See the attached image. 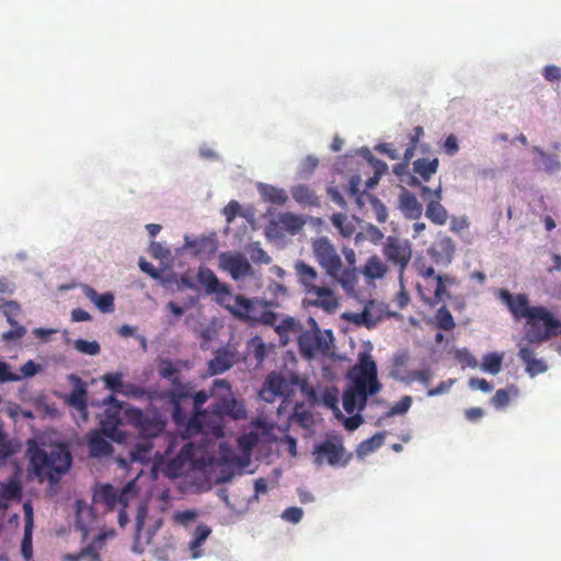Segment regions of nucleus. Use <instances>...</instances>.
Instances as JSON below:
<instances>
[{"label": "nucleus", "instance_id": "obj_1", "mask_svg": "<svg viewBox=\"0 0 561 561\" xmlns=\"http://www.w3.org/2000/svg\"><path fill=\"white\" fill-rule=\"evenodd\" d=\"M352 388L343 393V408L348 414L365 409L368 396L378 393L381 383L378 381L377 365L369 356H363L357 365L350 370Z\"/></svg>", "mask_w": 561, "mask_h": 561}, {"label": "nucleus", "instance_id": "obj_2", "mask_svg": "<svg viewBox=\"0 0 561 561\" xmlns=\"http://www.w3.org/2000/svg\"><path fill=\"white\" fill-rule=\"evenodd\" d=\"M294 272L297 283L306 295L302 300L305 306L316 307L328 313L336 311L340 305L339 298L316 267L298 260L294 264Z\"/></svg>", "mask_w": 561, "mask_h": 561}, {"label": "nucleus", "instance_id": "obj_3", "mask_svg": "<svg viewBox=\"0 0 561 561\" xmlns=\"http://www.w3.org/2000/svg\"><path fill=\"white\" fill-rule=\"evenodd\" d=\"M30 463L39 480L54 483L71 467L72 456L64 444L54 446L49 453L37 446L28 449Z\"/></svg>", "mask_w": 561, "mask_h": 561}, {"label": "nucleus", "instance_id": "obj_4", "mask_svg": "<svg viewBox=\"0 0 561 561\" xmlns=\"http://www.w3.org/2000/svg\"><path fill=\"white\" fill-rule=\"evenodd\" d=\"M497 298L506 305L510 312L516 320L525 319L526 324L534 328L529 332V336L534 340H540L549 336L547 331L540 332L537 330L536 321L543 320L551 329L553 322L549 316V310L543 306H530L528 297L525 294L513 295L507 289L501 288L497 290Z\"/></svg>", "mask_w": 561, "mask_h": 561}, {"label": "nucleus", "instance_id": "obj_5", "mask_svg": "<svg viewBox=\"0 0 561 561\" xmlns=\"http://www.w3.org/2000/svg\"><path fill=\"white\" fill-rule=\"evenodd\" d=\"M222 416L214 407L210 410L197 411L188 415V410L183 411L182 422L174 423L184 438H191L198 434L213 435L217 438L224 436Z\"/></svg>", "mask_w": 561, "mask_h": 561}, {"label": "nucleus", "instance_id": "obj_6", "mask_svg": "<svg viewBox=\"0 0 561 561\" xmlns=\"http://www.w3.org/2000/svg\"><path fill=\"white\" fill-rule=\"evenodd\" d=\"M262 299H251L243 295H232L227 298L224 306L234 318L250 324H273L277 313L272 310H264Z\"/></svg>", "mask_w": 561, "mask_h": 561}, {"label": "nucleus", "instance_id": "obj_7", "mask_svg": "<svg viewBox=\"0 0 561 561\" xmlns=\"http://www.w3.org/2000/svg\"><path fill=\"white\" fill-rule=\"evenodd\" d=\"M308 325L309 329L301 330L298 335V346L301 355L306 358H312L317 354H327L334 340L332 331H321L312 317L308 318Z\"/></svg>", "mask_w": 561, "mask_h": 561}, {"label": "nucleus", "instance_id": "obj_8", "mask_svg": "<svg viewBox=\"0 0 561 561\" xmlns=\"http://www.w3.org/2000/svg\"><path fill=\"white\" fill-rule=\"evenodd\" d=\"M210 396L215 400L211 404L222 419L229 416L233 420H243L247 417V410L241 401H238L227 380L216 379L210 388Z\"/></svg>", "mask_w": 561, "mask_h": 561}, {"label": "nucleus", "instance_id": "obj_9", "mask_svg": "<svg viewBox=\"0 0 561 561\" xmlns=\"http://www.w3.org/2000/svg\"><path fill=\"white\" fill-rule=\"evenodd\" d=\"M311 248L319 266L329 277L340 284L342 259L333 243L328 238L320 237L312 241Z\"/></svg>", "mask_w": 561, "mask_h": 561}, {"label": "nucleus", "instance_id": "obj_10", "mask_svg": "<svg viewBox=\"0 0 561 561\" xmlns=\"http://www.w3.org/2000/svg\"><path fill=\"white\" fill-rule=\"evenodd\" d=\"M105 409L101 415L100 424L102 433L118 443L126 439L125 433L121 430L124 420H126V409H123L122 403L114 397L110 396L105 400Z\"/></svg>", "mask_w": 561, "mask_h": 561}, {"label": "nucleus", "instance_id": "obj_11", "mask_svg": "<svg viewBox=\"0 0 561 561\" xmlns=\"http://www.w3.org/2000/svg\"><path fill=\"white\" fill-rule=\"evenodd\" d=\"M408 184L411 186L420 187L421 197L424 202H426L425 216L435 225H445L448 219V213L442 205V184L439 183L436 188L431 190L428 186L422 185L421 181L414 176L410 178Z\"/></svg>", "mask_w": 561, "mask_h": 561}, {"label": "nucleus", "instance_id": "obj_12", "mask_svg": "<svg viewBox=\"0 0 561 561\" xmlns=\"http://www.w3.org/2000/svg\"><path fill=\"white\" fill-rule=\"evenodd\" d=\"M125 414L126 421L138 430L139 437L153 439L165 427V421L158 413L150 414L136 408H127Z\"/></svg>", "mask_w": 561, "mask_h": 561}, {"label": "nucleus", "instance_id": "obj_13", "mask_svg": "<svg viewBox=\"0 0 561 561\" xmlns=\"http://www.w3.org/2000/svg\"><path fill=\"white\" fill-rule=\"evenodd\" d=\"M168 380H170L172 388L164 392L158 391V399H167L172 404L173 422L179 423L182 422L183 411L186 410L183 403L191 398L194 386L190 381L182 382L179 374L173 375V377L168 378Z\"/></svg>", "mask_w": 561, "mask_h": 561}, {"label": "nucleus", "instance_id": "obj_14", "mask_svg": "<svg viewBox=\"0 0 561 561\" xmlns=\"http://www.w3.org/2000/svg\"><path fill=\"white\" fill-rule=\"evenodd\" d=\"M382 254L402 277L412 259V244L407 239L389 236L383 244Z\"/></svg>", "mask_w": 561, "mask_h": 561}, {"label": "nucleus", "instance_id": "obj_15", "mask_svg": "<svg viewBox=\"0 0 561 561\" xmlns=\"http://www.w3.org/2000/svg\"><path fill=\"white\" fill-rule=\"evenodd\" d=\"M131 494H134V482L127 483L121 490L106 483L94 490L93 502L103 505L106 511H113L118 506L127 507Z\"/></svg>", "mask_w": 561, "mask_h": 561}, {"label": "nucleus", "instance_id": "obj_16", "mask_svg": "<svg viewBox=\"0 0 561 561\" xmlns=\"http://www.w3.org/2000/svg\"><path fill=\"white\" fill-rule=\"evenodd\" d=\"M316 462L322 465L327 461L331 466L346 465L348 458L344 459L345 449L339 437L327 439L314 447Z\"/></svg>", "mask_w": 561, "mask_h": 561}, {"label": "nucleus", "instance_id": "obj_17", "mask_svg": "<svg viewBox=\"0 0 561 561\" xmlns=\"http://www.w3.org/2000/svg\"><path fill=\"white\" fill-rule=\"evenodd\" d=\"M115 535L114 530L103 531L96 535L87 546L82 547L76 553H65L62 561H102L101 552L105 549L106 539Z\"/></svg>", "mask_w": 561, "mask_h": 561}, {"label": "nucleus", "instance_id": "obj_18", "mask_svg": "<svg viewBox=\"0 0 561 561\" xmlns=\"http://www.w3.org/2000/svg\"><path fill=\"white\" fill-rule=\"evenodd\" d=\"M219 266L234 279H241L253 274L248 259L239 252H222L219 255Z\"/></svg>", "mask_w": 561, "mask_h": 561}, {"label": "nucleus", "instance_id": "obj_19", "mask_svg": "<svg viewBox=\"0 0 561 561\" xmlns=\"http://www.w3.org/2000/svg\"><path fill=\"white\" fill-rule=\"evenodd\" d=\"M290 391L288 380L280 374L270 373L262 386L260 397L266 402H274L277 397H287Z\"/></svg>", "mask_w": 561, "mask_h": 561}, {"label": "nucleus", "instance_id": "obj_20", "mask_svg": "<svg viewBox=\"0 0 561 561\" xmlns=\"http://www.w3.org/2000/svg\"><path fill=\"white\" fill-rule=\"evenodd\" d=\"M197 282L205 287L208 295L217 294L218 300L224 305L231 291L228 285L219 282L216 274L207 267H199L197 272Z\"/></svg>", "mask_w": 561, "mask_h": 561}, {"label": "nucleus", "instance_id": "obj_21", "mask_svg": "<svg viewBox=\"0 0 561 561\" xmlns=\"http://www.w3.org/2000/svg\"><path fill=\"white\" fill-rule=\"evenodd\" d=\"M76 511V527L82 534V540H87L90 530L96 520L94 508L89 505L84 500L77 499L75 502Z\"/></svg>", "mask_w": 561, "mask_h": 561}, {"label": "nucleus", "instance_id": "obj_22", "mask_svg": "<svg viewBox=\"0 0 561 561\" xmlns=\"http://www.w3.org/2000/svg\"><path fill=\"white\" fill-rule=\"evenodd\" d=\"M22 492V483L16 474L11 476L5 482H0V511L5 512L12 502H20Z\"/></svg>", "mask_w": 561, "mask_h": 561}, {"label": "nucleus", "instance_id": "obj_23", "mask_svg": "<svg viewBox=\"0 0 561 561\" xmlns=\"http://www.w3.org/2000/svg\"><path fill=\"white\" fill-rule=\"evenodd\" d=\"M428 255L436 264H449L455 254V243L451 238H438L427 250Z\"/></svg>", "mask_w": 561, "mask_h": 561}, {"label": "nucleus", "instance_id": "obj_24", "mask_svg": "<svg viewBox=\"0 0 561 561\" xmlns=\"http://www.w3.org/2000/svg\"><path fill=\"white\" fill-rule=\"evenodd\" d=\"M23 512H24V534L23 539L21 543V553L24 557L25 560L32 559L33 556V542H32V536H33V527H34V514H33V507L31 502H25L23 504Z\"/></svg>", "mask_w": 561, "mask_h": 561}, {"label": "nucleus", "instance_id": "obj_25", "mask_svg": "<svg viewBox=\"0 0 561 561\" xmlns=\"http://www.w3.org/2000/svg\"><path fill=\"white\" fill-rule=\"evenodd\" d=\"M342 253L345 265L342 263L340 285L344 288H352L357 282L356 253L352 248H343Z\"/></svg>", "mask_w": 561, "mask_h": 561}, {"label": "nucleus", "instance_id": "obj_26", "mask_svg": "<svg viewBox=\"0 0 561 561\" xmlns=\"http://www.w3.org/2000/svg\"><path fill=\"white\" fill-rule=\"evenodd\" d=\"M158 455L159 453L153 451V443L149 437H138L136 444L129 450L131 462L148 463Z\"/></svg>", "mask_w": 561, "mask_h": 561}, {"label": "nucleus", "instance_id": "obj_27", "mask_svg": "<svg viewBox=\"0 0 561 561\" xmlns=\"http://www.w3.org/2000/svg\"><path fill=\"white\" fill-rule=\"evenodd\" d=\"M399 208L408 219H419L423 213V207L416 196L407 190H402L399 196Z\"/></svg>", "mask_w": 561, "mask_h": 561}, {"label": "nucleus", "instance_id": "obj_28", "mask_svg": "<svg viewBox=\"0 0 561 561\" xmlns=\"http://www.w3.org/2000/svg\"><path fill=\"white\" fill-rule=\"evenodd\" d=\"M518 357L526 365L525 370L530 377L543 374L548 369L545 360L535 358V352L529 346L519 347Z\"/></svg>", "mask_w": 561, "mask_h": 561}, {"label": "nucleus", "instance_id": "obj_29", "mask_svg": "<svg viewBox=\"0 0 561 561\" xmlns=\"http://www.w3.org/2000/svg\"><path fill=\"white\" fill-rule=\"evenodd\" d=\"M84 296L92 301L96 308L103 313H111L114 311V295L105 293L100 295L94 288L85 285L82 288Z\"/></svg>", "mask_w": 561, "mask_h": 561}, {"label": "nucleus", "instance_id": "obj_30", "mask_svg": "<svg viewBox=\"0 0 561 561\" xmlns=\"http://www.w3.org/2000/svg\"><path fill=\"white\" fill-rule=\"evenodd\" d=\"M434 295L432 298H424V301L427 302L431 306L438 305L439 302H443L446 298H449L450 295L446 289L447 285H454L456 284V279L454 276L450 275H440L437 274L434 277Z\"/></svg>", "mask_w": 561, "mask_h": 561}, {"label": "nucleus", "instance_id": "obj_31", "mask_svg": "<svg viewBox=\"0 0 561 561\" xmlns=\"http://www.w3.org/2000/svg\"><path fill=\"white\" fill-rule=\"evenodd\" d=\"M70 379L76 382V387L69 394L67 402L69 405L73 407L80 413H82L84 417H87V389L78 376L71 375Z\"/></svg>", "mask_w": 561, "mask_h": 561}, {"label": "nucleus", "instance_id": "obj_32", "mask_svg": "<svg viewBox=\"0 0 561 561\" xmlns=\"http://www.w3.org/2000/svg\"><path fill=\"white\" fill-rule=\"evenodd\" d=\"M293 198L304 207H318L320 205L319 196L306 184H298L290 190Z\"/></svg>", "mask_w": 561, "mask_h": 561}, {"label": "nucleus", "instance_id": "obj_33", "mask_svg": "<svg viewBox=\"0 0 561 561\" xmlns=\"http://www.w3.org/2000/svg\"><path fill=\"white\" fill-rule=\"evenodd\" d=\"M438 165L439 161L437 158L431 160L426 158L416 159L412 167L413 173L415 174L413 176L419 181L427 182L437 172Z\"/></svg>", "mask_w": 561, "mask_h": 561}, {"label": "nucleus", "instance_id": "obj_34", "mask_svg": "<svg viewBox=\"0 0 561 561\" xmlns=\"http://www.w3.org/2000/svg\"><path fill=\"white\" fill-rule=\"evenodd\" d=\"M105 435L100 432L91 433L89 437V451L90 455L94 458L107 457L113 453L112 445L105 439Z\"/></svg>", "mask_w": 561, "mask_h": 561}, {"label": "nucleus", "instance_id": "obj_35", "mask_svg": "<svg viewBox=\"0 0 561 561\" xmlns=\"http://www.w3.org/2000/svg\"><path fill=\"white\" fill-rule=\"evenodd\" d=\"M186 463L179 457L178 455L171 459H169L165 463H162L161 460H157L153 463V471L160 470L164 477L170 479H175L182 476Z\"/></svg>", "mask_w": 561, "mask_h": 561}, {"label": "nucleus", "instance_id": "obj_36", "mask_svg": "<svg viewBox=\"0 0 561 561\" xmlns=\"http://www.w3.org/2000/svg\"><path fill=\"white\" fill-rule=\"evenodd\" d=\"M273 322V324L268 325L273 327L280 337L287 336L289 333L298 334L302 330L300 321L291 316H285L280 318L277 313V318Z\"/></svg>", "mask_w": 561, "mask_h": 561}, {"label": "nucleus", "instance_id": "obj_37", "mask_svg": "<svg viewBox=\"0 0 561 561\" xmlns=\"http://www.w3.org/2000/svg\"><path fill=\"white\" fill-rule=\"evenodd\" d=\"M549 316L552 320V322L554 323L553 327L551 329H549V327L546 324V322H543V320H537L536 321V327H537V330H539L541 333L547 331V334L549 336L545 337V339H540V340H534L529 336V332L530 330L534 328L533 325L530 324H526V331H525V337L526 340L529 342V343H533V344H539V343H542V342H546V341H549L550 339H552L553 336L558 335V330L559 328L561 327V322L556 319L553 317V314L549 311Z\"/></svg>", "mask_w": 561, "mask_h": 561}, {"label": "nucleus", "instance_id": "obj_38", "mask_svg": "<svg viewBox=\"0 0 561 561\" xmlns=\"http://www.w3.org/2000/svg\"><path fill=\"white\" fill-rule=\"evenodd\" d=\"M257 188L263 201L268 202L271 204L282 206L288 199L287 193L283 188H278L276 186L264 183H261Z\"/></svg>", "mask_w": 561, "mask_h": 561}, {"label": "nucleus", "instance_id": "obj_39", "mask_svg": "<svg viewBox=\"0 0 561 561\" xmlns=\"http://www.w3.org/2000/svg\"><path fill=\"white\" fill-rule=\"evenodd\" d=\"M274 224L290 233L298 232L305 225V221L293 213H282L277 216Z\"/></svg>", "mask_w": 561, "mask_h": 561}, {"label": "nucleus", "instance_id": "obj_40", "mask_svg": "<svg viewBox=\"0 0 561 561\" xmlns=\"http://www.w3.org/2000/svg\"><path fill=\"white\" fill-rule=\"evenodd\" d=\"M388 272V266L377 255L370 256L364 265L363 273L370 279L382 278Z\"/></svg>", "mask_w": 561, "mask_h": 561}, {"label": "nucleus", "instance_id": "obj_41", "mask_svg": "<svg viewBox=\"0 0 561 561\" xmlns=\"http://www.w3.org/2000/svg\"><path fill=\"white\" fill-rule=\"evenodd\" d=\"M122 394L126 397H130L134 399H142L147 397V399L152 402L158 399L157 390H147L144 387L127 382L124 385Z\"/></svg>", "mask_w": 561, "mask_h": 561}, {"label": "nucleus", "instance_id": "obj_42", "mask_svg": "<svg viewBox=\"0 0 561 561\" xmlns=\"http://www.w3.org/2000/svg\"><path fill=\"white\" fill-rule=\"evenodd\" d=\"M211 529L207 525H198L193 534V539L190 542V550L194 559L201 557L199 547L210 535Z\"/></svg>", "mask_w": 561, "mask_h": 561}, {"label": "nucleus", "instance_id": "obj_43", "mask_svg": "<svg viewBox=\"0 0 561 561\" xmlns=\"http://www.w3.org/2000/svg\"><path fill=\"white\" fill-rule=\"evenodd\" d=\"M247 354L253 356L257 363L265 359L266 346L261 336L255 335L247 342Z\"/></svg>", "mask_w": 561, "mask_h": 561}, {"label": "nucleus", "instance_id": "obj_44", "mask_svg": "<svg viewBox=\"0 0 561 561\" xmlns=\"http://www.w3.org/2000/svg\"><path fill=\"white\" fill-rule=\"evenodd\" d=\"M331 222L336 229H339L340 233L345 238L352 237L353 233L355 232L354 224L351 220H348L346 215L342 213L333 214V216L331 217Z\"/></svg>", "mask_w": 561, "mask_h": 561}, {"label": "nucleus", "instance_id": "obj_45", "mask_svg": "<svg viewBox=\"0 0 561 561\" xmlns=\"http://www.w3.org/2000/svg\"><path fill=\"white\" fill-rule=\"evenodd\" d=\"M503 355L499 353H488L483 356L481 369L485 373L496 375L502 369Z\"/></svg>", "mask_w": 561, "mask_h": 561}, {"label": "nucleus", "instance_id": "obj_46", "mask_svg": "<svg viewBox=\"0 0 561 561\" xmlns=\"http://www.w3.org/2000/svg\"><path fill=\"white\" fill-rule=\"evenodd\" d=\"M184 365L181 360H172L169 358L161 359L159 363V375L160 377L168 379L173 375L180 374L181 367Z\"/></svg>", "mask_w": 561, "mask_h": 561}, {"label": "nucleus", "instance_id": "obj_47", "mask_svg": "<svg viewBox=\"0 0 561 561\" xmlns=\"http://www.w3.org/2000/svg\"><path fill=\"white\" fill-rule=\"evenodd\" d=\"M435 322H436V325L444 331H450L456 327L454 317L450 313V311L447 309L446 306H442L436 311Z\"/></svg>", "mask_w": 561, "mask_h": 561}, {"label": "nucleus", "instance_id": "obj_48", "mask_svg": "<svg viewBox=\"0 0 561 561\" xmlns=\"http://www.w3.org/2000/svg\"><path fill=\"white\" fill-rule=\"evenodd\" d=\"M232 366L231 356L227 353L217 354L209 362V369L213 374H221Z\"/></svg>", "mask_w": 561, "mask_h": 561}, {"label": "nucleus", "instance_id": "obj_49", "mask_svg": "<svg viewBox=\"0 0 561 561\" xmlns=\"http://www.w3.org/2000/svg\"><path fill=\"white\" fill-rule=\"evenodd\" d=\"M510 393L514 396L518 394V388L516 386H510L507 389H499L492 398V403L497 409H503L510 403Z\"/></svg>", "mask_w": 561, "mask_h": 561}, {"label": "nucleus", "instance_id": "obj_50", "mask_svg": "<svg viewBox=\"0 0 561 561\" xmlns=\"http://www.w3.org/2000/svg\"><path fill=\"white\" fill-rule=\"evenodd\" d=\"M102 380L106 387V389L111 390L114 393H122L125 382H123V374L122 373H110L105 374L102 377Z\"/></svg>", "mask_w": 561, "mask_h": 561}, {"label": "nucleus", "instance_id": "obj_51", "mask_svg": "<svg viewBox=\"0 0 561 561\" xmlns=\"http://www.w3.org/2000/svg\"><path fill=\"white\" fill-rule=\"evenodd\" d=\"M534 150L540 156L543 161L545 170L547 173H556L561 170V162L557 156L547 154L542 149L535 147Z\"/></svg>", "mask_w": 561, "mask_h": 561}, {"label": "nucleus", "instance_id": "obj_52", "mask_svg": "<svg viewBox=\"0 0 561 561\" xmlns=\"http://www.w3.org/2000/svg\"><path fill=\"white\" fill-rule=\"evenodd\" d=\"M352 321L356 325H364L367 329H373L377 325L378 318H374L371 312L366 307L362 312L353 314Z\"/></svg>", "mask_w": 561, "mask_h": 561}, {"label": "nucleus", "instance_id": "obj_53", "mask_svg": "<svg viewBox=\"0 0 561 561\" xmlns=\"http://www.w3.org/2000/svg\"><path fill=\"white\" fill-rule=\"evenodd\" d=\"M412 405V398L410 396H404L394 403L389 411L385 414V417H392L394 415L405 414Z\"/></svg>", "mask_w": 561, "mask_h": 561}, {"label": "nucleus", "instance_id": "obj_54", "mask_svg": "<svg viewBox=\"0 0 561 561\" xmlns=\"http://www.w3.org/2000/svg\"><path fill=\"white\" fill-rule=\"evenodd\" d=\"M383 443H385V433H376L374 436L364 440L359 445V450L363 451L364 454L371 453V451L378 449L379 447H381Z\"/></svg>", "mask_w": 561, "mask_h": 561}, {"label": "nucleus", "instance_id": "obj_55", "mask_svg": "<svg viewBox=\"0 0 561 561\" xmlns=\"http://www.w3.org/2000/svg\"><path fill=\"white\" fill-rule=\"evenodd\" d=\"M433 374L430 368L410 370L407 375V380L419 381L424 386H428L432 380Z\"/></svg>", "mask_w": 561, "mask_h": 561}, {"label": "nucleus", "instance_id": "obj_56", "mask_svg": "<svg viewBox=\"0 0 561 561\" xmlns=\"http://www.w3.org/2000/svg\"><path fill=\"white\" fill-rule=\"evenodd\" d=\"M368 198H369L376 220L380 224L386 222V220L388 218V211H387L386 206L376 196L368 195Z\"/></svg>", "mask_w": 561, "mask_h": 561}, {"label": "nucleus", "instance_id": "obj_57", "mask_svg": "<svg viewBox=\"0 0 561 561\" xmlns=\"http://www.w3.org/2000/svg\"><path fill=\"white\" fill-rule=\"evenodd\" d=\"M75 348L88 355H98L101 351L100 344L96 341L89 342L82 339L75 342Z\"/></svg>", "mask_w": 561, "mask_h": 561}, {"label": "nucleus", "instance_id": "obj_58", "mask_svg": "<svg viewBox=\"0 0 561 561\" xmlns=\"http://www.w3.org/2000/svg\"><path fill=\"white\" fill-rule=\"evenodd\" d=\"M293 419L304 427H307L312 423V414L307 410H302V403H297L295 405Z\"/></svg>", "mask_w": 561, "mask_h": 561}, {"label": "nucleus", "instance_id": "obj_59", "mask_svg": "<svg viewBox=\"0 0 561 561\" xmlns=\"http://www.w3.org/2000/svg\"><path fill=\"white\" fill-rule=\"evenodd\" d=\"M415 270L419 276L425 279L426 284L430 285V280L434 282L435 270L432 265H427L425 262L417 260L415 262Z\"/></svg>", "mask_w": 561, "mask_h": 561}, {"label": "nucleus", "instance_id": "obj_60", "mask_svg": "<svg viewBox=\"0 0 561 561\" xmlns=\"http://www.w3.org/2000/svg\"><path fill=\"white\" fill-rule=\"evenodd\" d=\"M21 312L20 305L15 301H8L3 305V314L10 324H16V318Z\"/></svg>", "mask_w": 561, "mask_h": 561}, {"label": "nucleus", "instance_id": "obj_61", "mask_svg": "<svg viewBox=\"0 0 561 561\" xmlns=\"http://www.w3.org/2000/svg\"><path fill=\"white\" fill-rule=\"evenodd\" d=\"M319 164V161L316 157L313 156H307L302 161H301V164H300V168H299V174L301 176H309L311 175L314 170L317 169Z\"/></svg>", "mask_w": 561, "mask_h": 561}, {"label": "nucleus", "instance_id": "obj_62", "mask_svg": "<svg viewBox=\"0 0 561 561\" xmlns=\"http://www.w3.org/2000/svg\"><path fill=\"white\" fill-rule=\"evenodd\" d=\"M11 327L12 329L2 334L3 341H16L22 339L26 334V329L23 325L19 324V322H16V324H11Z\"/></svg>", "mask_w": 561, "mask_h": 561}, {"label": "nucleus", "instance_id": "obj_63", "mask_svg": "<svg viewBox=\"0 0 561 561\" xmlns=\"http://www.w3.org/2000/svg\"><path fill=\"white\" fill-rule=\"evenodd\" d=\"M304 516V512L300 507H296V506H291V507H287L283 514H282V518L289 522V523H293V524H297L301 520Z\"/></svg>", "mask_w": 561, "mask_h": 561}, {"label": "nucleus", "instance_id": "obj_64", "mask_svg": "<svg viewBox=\"0 0 561 561\" xmlns=\"http://www.w3.org/2000/svg\"><path fill=\"white\" fill-rule=\"evenodd\" d=\"M364 236L367 240H369L374 244L380 243L385 237L382 231L374 225H368L365 228Z\"/></svg>", "mask_w": 561, "mask_h": 561}]
</instances>
